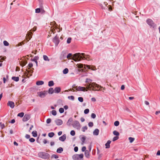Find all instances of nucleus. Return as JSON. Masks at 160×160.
Masks as SVG:
<instances>
[{
    "instance_id": "f257e3e1",
    "label": "nucleus",
    "mask_w": 160,
    "mask_h": 160,
    "mask_svg": "<svg viewBox=\"0 0 160 160\" xmlns=\"http://www.w3.org/2000/svg\"><path fill=\"white\" fill-rule=\"evenodd\" d=\"M85 55L84 53H78L74 54V56L77 60L80 61L81 59H84L87 60L88 58H89V55H87V57H85Z\"/></svg>"
},
{
    "instance_id": "f03ea898",
    "label": "nucleus",
    "mask_w": 160,
    "mask_h": 160,
    "mask_svg": "<svg viewBox=\"0 0 160 160\" xmlns=\"http://www.w3.org/2000/svg\"><path fill=\"white\" fill-rule=\"evenodd\" d=\"M38 154L39 157L44 159H47L50 157V155L45 152H40Z\"/></svg>"
},
{
    "instance_id": "7ed1b4c3",
    "label": "nucleus",
    "mask_w": 160,
    "mask_h": 160,
    "mask_svg": "<svg viewBox=\"0 0 160 160\" xmlns=\"http://www.w3.org/2000/svg\"><path fill=\"white\" fill-rule=\"evenodd\" d=\"M83 154H75L72 156V159L74 160H83Z\"/></svg>"
},
{
    "instance_id": "20e7f679",
    "label": "nucleus",
    "mask_w": 160,
    "mask_h": 160,
    "mask_svg": "<svg viewBox=\"0 0 160 160\" xmlns=\"http://www.w3.org/2000/svg\"><path fill=\"white\" fill-rule=\"evenodd\" d=\"M72 127L78 130H79L81 128L80 124L78 121L75 120L72 124Z\"/></svg>"
},
{
    "instance_id": "39448f33",
    "label": "nucleus",
    "mask_w": 160,
    "mask_h": 160,
    "mask_svg": "<svg viewBox=\"0 0 160 160\" xmlns=\"http://www.w3.org/2000/svg\"><path fill=\"white\" fill-rule=\"evenodd\" d=\"M146 22L147 24L151 27L154 28L155 26V24L153 21L150 19H148L147 20Z\"/></svg>"
},
{
    "instance_id": "423d86ee",
    "label": "nucleus",
    "mask_w": 160,
    "mask_h": 160,
    "mask_svg": "<svg viewBox=\"0 0 160 160\" xmlns=\"http://www.w3.org/2000/svg\"><path fill=\"white\" fill-rule=\"evenodd\" d=\"M73 88H74L76 89V90L77 91H87V90L86 89V88L85 87H80V86H78V87H75V86L73 87Z\"/></svg>"
},
{
    "instance_id": "0eeeda50",
    "label": "nucleus",
    "mask_w": 160,
    "mask_h": 160,
    "mask_svg": "<svg viewBox=\"0 0 160 160\" xmlns=\"http://www.w3.org/2000/svg\"><path fill=\"white\" fill-rule=\"evenodd\" d=\"M91 86L92 88V89L93 90H95L97 91H99L100 90H97L95 89L97 87V88H99V87H102L101 86H99V85L96 83L93 82L92 84H91Z\"/></svg>"
},
{
    "instance_id": "6e6552de",
    "label": "nucleus",
    "mask_w": 160,
    "mask_h": 160,
    "mask_svg": "<svg viewBox=\"0 0 160 160\" xmlns=\"http://www.w3.org/2000/svg\"><path fill=\"white\" fill-rule=\"evenodd\" d=\"M53 41L55 43V46H57L59 42V38L57 36H55L53 39Z\"/></svg>"
},
{
    "instance_id": "1a4fd4ad",
    "label": "nucleus",
    "mask_w": 160,
    "mask_h": 160,
    "mask_svg": "<svg viewBox=\"0 0 160 160\" xmlns=\"http://www.w3.org/2000/svg\"><path fill=\"white\" fill-rule=\"evenodd\" d=\"M30 118V116L29 115L25 114L22 118V121L23 122H26L29 120Z\"/></svg>"
},
{
    "instance_id": "9d476101",
    "label": "nucleus",
    "mask_w": 160,
    "mask_h": 160,
    "mask_svg": "<svg viewBox=\"0 0 160 160\" xmlns=\"http://www.w3.org/2000/svg\"><path fill=\"white\" fill-rule=\"evenodd\" d=\"M47 92H46V93L45 92H38V95L41 98H44Z\"/></svg>"
},
{
    "instance_id": "9b49d317",
    "label": "nucleus",
    "mask_w": 160,
    "mask_h": 160,
    "mask_svg": "<svg viewBox=\"0 0 160 160\" xmlns=\"http://www.w3.org/2000/svg\"><path fill=\"white\" fill-rule=\"evenodd\" d=\"M56 124L58 126L61 125L63 123L62 121L60 119H56L55 120Z\"/></svg>"
},
{
    "instance_id": "f8f14e48",
    "label": "nucleus",
    "mask_w": 160,
    "mask_h": 160,
    "mask_svg": "<svg viewBox=\"0 0 160 160\" xmlns=\"http://www.w3.org/2000/svg\"><path fill=\"white\" fill-rule=\"evenodd\" d=\"M84 68H86V67H87L89 69H91V70H96V69L95 67L94 66H91L90 65H84Z\"/></svg>"
},
{
    "instance_id": "ddd939ff",
    "label": "nucleus",
    "mask_w": 160,
    "mask_h": 160,
    "mask_svg": "<svg viewBox=\"0 0 160 160\" xmlns=\"http://www.w3.org/2000/svg\"><path fill=\"white\" fill-rule=\"evenodd\" d=\"M8 105L10 107L12 108H13L14 107V103L12 101H8Z\"/></svg>"
},
{
    "instance_id": "4468645a",
    "label": "nucleus",
    "mask_w": 160,
    "mask_h": 160,
    "mask_svg": "<svg viewBox=\"0 0 160 160\" xmlns=\"http://www.w3.org/2000/svg\"><path fill=\"white\" fill-rule=\"evenodd\" d=\"M66 139V135L65 134L63 135L62 136L60 137L59 138V140L62 141L63 142Z\"/></svg>"
},
{
    "instance_id": "2eb2a0df",
    "label": "nucleus",
    "mask_w": 160,
    "mask_h": 160,
    "mask_svg": "<svg viewBox=\"0 0 160 160\" xmlns=\"http://www.w3.org/2000/svg\"><path fill=\"white\" fill-rule=\"evenodd\" d=\"M90 152L88 150H86L85 152V156L88 158H90Z\"/></svg>"
},
{
    "instance_id": "dca6fc26",
    "label": "nucleus",
    "mask_w": 160,
    "mask_h": 160,
    "mask_svg": "<svg viewBox=\"0 0 160 160\" xmlns=\"http://www.w3.org/2000/svg\"><path fill=\"white\" fill-rule=\"evenodd\" d=\"M32 30L29 31L28 32V33L27 34L28 38L30 39L32 37Z\"/></svg>"
},
{
    "instance_id": "f3484780",
    "label": "nucleus",
    "mask_w": 160,
    "mask_h": 160,
    "mask_svg": "<svg viewBox=\"0 0 160 160\" xmlns=\"http://www.w3.org/2000/svg\"><path fill=\"white\" fill-rule=\"evenodd\" d=\"M55 93H58L61 91V88L59 87H56L54 89Z\"/></svg>"
},
{
    "instance_id": "a211bd4d",
    "label": "nucleus",
    "mask_w": 160,
    "mask_h": 160,
    "mask_svg": "<svg viewBox=\"0 0 160 160\" xmlns=\"http://www.w3.org/2000/svg\"><path fill=\"white\" fill-rule=\"evenodd\" d=\"M99 130L98 129H96L93 132V134L94 135L97 136L98 135Z\"/></svg>"
},
{
    "instance_id": "6ab92c4d",
    "label": "nucleus",
    "mask_w": 160,
    "mask_h": 160,
    "mask_svg": "<svg viewBox=\"0 0 160 160\" xmlns=\"http://www.w3.org/2000/svg\"><path fill=\"white\" fill-rule=\"evenodd\" d=\"M44 83V82L42 81H38L37 82L36 84L37 85L39 86L43 85Z\"/></svg>"
},
{
    "instance_id": "aec40b11",
    "label": "nucleus",
    "mask_w": 160,
    "mask_h": 160,
    "mask_svg": "<svg viewBox=\"0 0 160 160\" xmlns=\"http://www.w3.org/2000/svg\"><path fill=\"white\" fill-rule=\"evenodd\" d=\"M111 142V141L108 140L107 143L105 144L106 148H110V144Z\"/></svg>"
},
{
    "instance_id": "412c9836",
    "label": "nucleus",
    "mask_w": 160,
    "mask_h": 160,
    "mask_svg": "<svg viewBox=\"0 0 160 160\" xmlns=\"http://www.w3.org/2000/svg\"><path fill=\"white\" fill-rule=\"evenodd\" d=\"M12 79L16 82H18L19 80V78L18 77H12Z\"/></svg>"
},
{
    "instance_id": "4be33fe9",
    "label": "nucleus",
    "mask_w": 160,
    "mask_h": 160,
    "mask_svg": "<svg viewBox=\"0 0 160 160\" xmlns=\"http://www.w3.org/2000/svg\"><path fill=\"white\" fill-rule=\"evenodd\" d=\"M63 151V148L61 147H59L57 149V152L58 153H61Z\"/></svg>"
},
{
    "instance_id": "5701e85b",
    "label": "nucleus",
    "mask_w": 160,
    "mask_h": 160,
    "mask_svg": "<svg viewBox=\"0 0 160 160\" xmlns=\"http://www.w3.org/2000/svg\"><path fill=\"white\" fill-rule=\"evenodd\" d=\"M43 58L44 60L45 61H49L50 59H49L48 57L46 55H43Z\"/></svg>"
},
{
    "instance_id": "b1692460",
    "label": "nucleus",
    "mask_w": 160,
    "mask_h": 160,
    "mask_svg": "<svg viewBox=\"0 0 160 160\" xmlns=\"http://www.w3.org/2000/svg\"><path fill=\"white\" fill-rule=\"evenodd\" d=\"M72 121V118H70L68 120L67 122V125L68 126H70L71 124V122Z\"/></svg>"
},
{
    "instance_id": "393cba45",
    "label": "nucleus",
    "mask_w": 160,
    "mask_h": 160,
    "mask_svg": "<svg viewBox=\"0 0 160 160\" xmlns=\"http://www.w3.org/2000/svg\"><path fill=\"white\" fill-rule=\"evenodd\" d=\"M54 83L53 81H50L48 82V85L49 87H52L53 86Z\"/></svg>"
},
{
    "instance_id": "a878e982",
    "label": "nucleus",
    "mask_w": 160,
    "mask_h": 160,
    "mask_svg": "<svg viewBox=\"0 0 160 160\" xmlns=\"http://www.w3.org/2000/svg\"><path fill=\"white\" fill-rule=\"evenodd\" d=\"M32 136L34 137H36L37 136V132L36 131H34L32 132Z\"/></svg>"
},
{
    "instance_id": "bb28decb",
    "label": "nucleus",
    "mask_w": 160,
    "mask_h": 160,
    "mask_svg": "<svg viewBox=\"0 0 160 160\" xmlns=\"http://www.w3.org/2000/svg\"><path fill=\"white\" fill-rule=\"evenodd\" d=\"M54 90L53 88H50L49 89L48 93L51 94H52L53 93Z\"/></svg>"
},
{
    "instance_id": "cd10ccee",
    "label": "nucleus",
    "mask_w": 160,
    "mask_h": 160,
    "mask_svg": "<svg viewBox=\"0 0 160 160\" xmlns=\"http://www.w3.org/2000/svg\"><path fill=\"white\" fill-rule=\"evenodd\" d=\"M68 72V69L67 68L64 69L63 71V73L64 74H67Z\"/></svg>"
},
{
    "instance_id": "c85d7f7f",
    "label": "nucleus",
    "mask_w": 160,
    "mask_h": 160,
    "mask_svg": "<svg viewBox=\"0 0 160 160\" xmlns=\"http://www.w3.org/2000/svg\"><path fill=\"white\" fill-rule=\"evenodd\" d=\"M54 135V133L53 132H50L48 134V136L50 138L52 137Z\"/></svg>"
},
{
    "instance_id": "c756f323",
    "label": "nucleus",
    "mask_w": 160,
    "mask_h": 160,
    "mask_svg": "<svg viewBox=\"0 0 160 160\" xmlns=\"http://www.w3.org/2000/svg\"><path fill=\"white\" fill-rule=\"evenodd\" d=\"M24 115V113L23 112H21L20 113H19L18 114V116L19 117L21 118Z\"/></svg>"
},
{
    "instance_id": "7c9ffc66",
    "label": "nucleus",
    "mask_w": 160,
    "mask_h": 160,
    "mask_svg": "<svg viewBox=\"0 0 160 160\" xmlns=\"http://www.w3.org/2000/svg\"><path fill=\"white\" fill-rule=\"evenodd\" d=\"M113 134L114 135H115V136H118L119 135V133L118 132V131H114L113 132Z\"/></svg>"
},
{
    "instance_id": "2f4dec72",
    "label": "nucleus",
    "mask_w": 160,
    "mask_h": 160,
    "mask_svg": "<svg viewBox=\"0 0 160 160\" xmlns=\"http://www.w3.org/2000/svg\"><path fill=\"white\" fill-rule=\"evenodd\" d=\"M68 98L70 100L73 101L74 99V97L73 96H68Z\"/></svg>"
},
{
    "instance_id": "473e14b6",
    "label": "nucleus",
    "mask_w": 160,
    "mask_h": 160,
    "mask_svg": "<svg viewBox=\"0 0 160 160\" xmlns=\"http://www.w3.org/2000/svg\"><path fill=\"white\" fill-rule=\"evenodd\" d=\"M128 139L129 141L130 142V143H132L134 141V138L130 137L128 138Z\"/></svg>"
},
{
    "instance_id": "72a5a7b5",
    "label": "nucleus",
    "mask_w": 160,
    "mask_h": 160,
    "mask_svg": "<svg viewBox=\"0 0 160 160\" xmlns=\"http://www.w3.org/2000/svg\"><path fill=\"white\" fill-rule=\"evenodd\" d=\"M88 129V127L87 126H85L83 127L82 128V131L83 132H85V131Z\"/></svg>"
},
{
    "instance_id": "f704fd0d",
    "label": "nucleus",
    "mask_w": 160,
    "mask_h": 160,
    "mask_svg": "<svg viewBox=\"0 0 160 160\" xmlns=\"http://www.w3.org/2000/svg\"><path fill=\"white\" fill-rule=\"evenodd\" d=\"M59 112L60 113H62L64 112V109L63 108H60L59 110Z\"/></svg>"
},
{
    "instance_id": "c9c22d12",
    "label": "nucleus",
    "mask_w": 160,
    "mask_h": 160,
    "mask_svg": "<svg viewBox=\"0 0 160 160\" xmlns=\"http://www.w3.org/2000/svg\"><path fill=\"white\" fill-rule=\"evenodd\" d=\"M53 116H55L57 115V112L55 110H53L51 112Z\"/></svg>"
},
{
    "instance_id": "e433bc0d",
    "label": "nucleus",
    "mask_w": 160,
    "mask_h": 160,
    "mask_svg": "<svg viewBox=\"0 0 160 160\" xmlns=\"http://www.w3.org/2000/svg\"><path fill=\"white\" fill-rule=\"evenodd\" d=\"M78 100L80 102H82L83 101V98L81 97H79L78 98Z\"/></svg>"
},
{
    "instance_id": "4c0bfd02",
    "label": "nucleus",
    "mask_w": 160,
    "mask_h": 160,
    "mask_svg": "<svg viewBox=\"0 0 160 160\" xmlns=\"http://www.w3.org/2000/svg\"><path fill=\"white\" fill-rule=\"evenodd\" d=\"M3 44L5 46H8L9 45V43L6 41H3Z\"/></svg>"
},
{
    "instance_id": "58836bf2",
    "label": "nucleus",
    "mask_w": 160,
    "mask_h": 160,
    "mask_svg": "<svg viewBox=\"0 0 160 160\" xmlns=\"http://www.w3.org/2000/svg\"><path fill=\"white\" fill-rule=\"evenodd\" d=\"M92 80L90 79L89 78H87L86 80V82L87 83H89L91 82H92Z\"/></svg>"
},
{
    "instance_id": "ea45409f",
    "label": "nucleus",
    "mask_w": 160,
    "mask_h": 160,
    "mask_svg": "<svg viewBox=\"0 0 160 160\" xmlns=\"http://www.w3.org/2000/svg\"><path fill=\"white\" fill-rule=\"evenodd\" d=\"M39 58L38 57H35L34 58L32 59V61L36 62L37 61V60Z\"/></svg>"
},
{
    "instance_id": "a19ab883",
    "label": "nucleus",
    "mask_w": 160,
    "mask_h": 160,
    "mask_svg": "<svg viewBox=\"0 0 160 160\" xmlns=\"http://www.w3.org/2000/svg\"><path fill=\"white\" fill-rule=\"evenodd\" d=\"M89 110L88 109H86L84 111V113L85 114H87L89 113Z\"/></svg>"
},
{
    "instance_id": "79ce46f5",
    "label": "nucleus",
    "mask_w": 160,
    "mask_h": 160,
    "mask_svg": "<svg viewBox=\"0 0 160 160\" xmlns=\"http://www.w3.org/2000/svg\"><path fill=\"white\" fill-rule=\"evenodd\" d=\"M83 65L82 64H77V66L79 68H83Z\"/></svg>"
},
{
    "instance_id": "37998d69",
    "label": "nucleus",
    "mask_w": 160,
    "mask_h": 160,
    "mask_svg": "<svg viewBox=\"0 0 160 160\" xmlns=\"http://www.w3.org/2000/svg\"><path fill=\"white\" fill-rule=\"evenodd\" d=\"M119 122L118 121H116L114 122V125L116 126H118L119 125Z\"/></svg>"
},
{
    "instance_id": "c03bdc74",
    "label": "nucleus",
    "mask_w": 160,
    "mask_h": 160,
    "mask_svg": "<svg viewBox=\"0 0 160 160\" xmlns=\"http://www.w3.org/2000/svg\"><path fill=\"white\" fill-rule=\"evenodd\" d=\"M88 125L89 127H92L93 126V124L92 122H90L88 123Z\"/></svg>"
},
{
    "instance_id": "a18cd8bd",
    "label": "nucleus",
    "mask_w": 160,
    "mask_h": 160,
    "mask_svg": "<svg viewBox=\"0 0 160 160\" xmlns=\"http://www.w3.org/2000/svg\"><path fill=\"white\" fill-rule=\"evenodd\" d=\"M52 158H54L55 159H57L58 158V155H57L56 154H53L52 155Z\"/></svg>"
},
{
    "instance_id": "49530a36",
    "label": "nucleus",
    "mask_w": 160,
    "mask_h": 160,
    "mask_svg": "<svg viewBox=\"0 0 160 160\" xmlns=\"http://www.w3.org/2000/svg\"><path fill=\"white\" fill-rule=\"evenodd\" d=\"M75 134V132L74 130H72L70 132V134L72 136H74Z\"/></svg>"
},
{
    "instance_id": "de8ad7c7",
    "label": "nucleus",
    "mask_w": 160,
    "mask_h": 160,
    "mask_svg": "<svg viewBox=\"0 0 160 160\" xmlns=\"http://www.w3.org/2000/svg\"><path fill=\"white\" fill-rule=\"evenodd\" d=\"M40 12V9L39 8H37L35 9V12L39 13Z\"/></svg>"
},
{
    "instance_id": "09e8293b",
    "label": "nucleus",
    "mask_w": 160,
    "mask_h": 160,
    "mask_svg": "<svg viewBox=\"0 0 160 160\" xmlns=\"http://www.w3.org/2000/svg\"><path fill=\"white\" fill-rule=\"evenodd\" d=\"M91 117L92 118L94 119L96 117V115L94 113H92L91 114Z\"/></svg>"
},
{
    "instance_id": "8fccbe9b",
    "label": "nucleus",
    "mask_w": 160,
    "mask_h": 160,
    "mask_svg": "<svg viewBox=\"0 0 160 160\" xmlns=\"http://www.w3.org/2000/svg\"><path fill=\"white\" fill-rule=\"evenodd\" d=\"M29 141L31 142H33L35 141V139L33 138H31L29 139Z\"/></svg>"
},
{
    "instance_id": "3c124183",
    "label": "nucleus",
    "mask_w": 160,
    "mask_h": 160,
    "mask_svg": "<svg viewBox=\"0 0 160 160\" xmlns=\"http://www.w3.org/2000/svg\"><path fill=\"white\" fill-rule=\"evenodd\" d=\"M51 119L50 118H49L47 119L46 121V122L47 123L49 124L51 122Z\"/></svg>"
},
{
    "instance_id": "603ef678",
    "label": "nucleus",
    "mask_w": 160,
    "mask_h": 160,
    "mask_svg": "<svg viewBox=\"0 0 160 160\" xmlns=\"http://www.w3.org/2000/svg\"><path fill=\"white\" fill-rule=\"evenodd\" d=\"M71 38H68L67 42L68 43H69L71 42Z\"/></svg>"
},
{
    "instance_id": "864d4df0",
    "label": "nucleus",
    "mask_w": 160,
    "mask_h": 160,
    "mask_svg": "<svg viewBox=\"0 0 160 160\" xmlns=\"http://www.w3.org/2000/svg\"><path fill=\"white\" fill-rule=\"evenodd\" d=\"M86 139L85 137L84 136H83L81 138V140L83 142H84Z\"/></svg>"
},
{
    "instance_id": "5fc2aeb1",
    "label": "nucleus",
    "mask_w": 160,
    "mask_h": 160,
    "mask_svg": "<svg viewBox=\"0 0 160 160\" xmlns=\"http://www.w3.org/2000/svg\"><path fill=\"white\" fill-rule=\"evenodd\" d=\"M92 144H90V145L88 147V148L89 149L88 151L89 152H91V149H92Z\"/></svg>"
},
{
    "instance_id": "6e6d98bb",
    "label": "nucleus",
    "mask_w": 160,
    "mask_h": 160,
    "mask_svg": "<svg viewBox=\"0 0 160 160\" xmlns=\"http://www.w3.org/2000/svg\"><path fill=\"white\" fill-rule=\"evenodd\" d=\"M118 138V136L115 137L113 138L112 141H114L117 140Z\"/></svg>"
},
{
    "instance_id": "4d7b16f0",
    "label": "nucleus",
    "mask_w": 160,
    "mask_h": 160,
    "mask_svg": "<svg viewBox=\"0 0 160 160\" xmlns=\"http://www.w3.org/2000/svg\"><path fill=\"white\" fill-rule=\"evenodd\" d=\"M86 147H83L82 148V152H84L86 150Z\"/></svg>"
},
{
    "instance_id": "13d9d810",
    "label": "nucleus",
    "mask_w": 160,
    "mask_h": 160,
    "mask_svg": "<svg viewBox=\"0 0 160 160\" xmlns=\"http://www.w3.org/2000/svg\"><path fill=\"white\" fill-rule=\"evenodd\" d=\"M78 150V148L77 147H75L74 148V151L75 152H77Z\"/></svg>"
},
{
    "instance_id": "bf43d9fd",
    "label": "nucleus",
    "mask_w": 160,
    "mask_h": 160,
    "mask_svg": "<svg viewBox=\"0 0 160 160\" xmlns=\"http://www.w3.org/2000/svg\"><path fill=\"white\" fill-rule=\"evenodd\" d=\"M101 7L102 9H105L106 8L105 7V6H104L103 5L101 4Z\"/></svg>"
},
{
    "instance_id": "052dcab7",
    "label": "nucleus",
    "mask_w": 160,
    "mask_h": 160,
    "mask_svg": "<svg viewBox=\"0 0 160 160\" xmlns=\"http://www.w3.org/2000/svg\"><path fill=\"white\" fill-rule=\"evenodd\" d=\"M33 66V64L32 63H29L28 64V66L29 67V68H31Z\"/></svg>"
},
{
    "instance_id": "680f3d73",
    "label": "nucleus",
    "mask_w": 160,
    "mask_h": 160,
    "mask_svg": "<svg viewBox=\"0 0 160 160\" xmlns=\"http://www.w3.org/2000/svg\"><path fill=\"white\" fill-rule=\"evenodd\" d=\"M30 135L28 134H26L25 136V138L27 139H28L30 138Z\"/></svg>"
},
{
    "instance_id": "e2e57ef3",
    "label": "nucleus",
    "mask_w": 160,
    "mask_h": 160,
    "mask_svg": "<svg viewBox=\"0 0 160 160\" xmlns=\"http://www.w3.org/2000/svg\"><path fill=\"white\" fill-rule=\"evenodd\" d=\"M87 88L88 89H90L92 88L91 84H89V85L88 86Z\"/></svg>"
},
{
    "instance_id": "0e129e2a",
    "label": "nucleus",
    "mask_w": 160,
    "mask_h": 160,
    "mask_svg": "<svg viewBox=\"0 0 160 160\" xmlns=\"http://www.w3.org/2000/svg\"><path fill=\"white\" fill-rule=\"evenodd\" d=\"M71 55H72L71 53H69L67 56V58H69L71 56Z\"/></svg>"
},
{
    "instance_id": "69168bd1",
    "label": "nucleus",
    "mask_w": 160,
    "mask_h": 160,
    "mask_svg": "<svg viewBox=\"0 0 160 160\" xmlns=\"http://www.w3.org/2000/svg\"><path fill=\"white\" fill-rule=\"evenodd\" d=\"M0 126L2 129H3L5 126L4 124H1L0 125Z\"/></svg>"
},
{
    "instance_id": "338daca9",
    "label": "nucleus",
    "mask_w": 160,
    "mask_h": 160,
    "mask_svg": "<svg viewBox=\"0 0 160 160\" xmlns=\"http://www.w3.org/2000/svg\"><path fill=\"white\" fill-rule=\"evenodd\" d=\"M80 120H81V121L82 122H84L85 121V119L83 117L81 118H80Z\"/></svg>"
},
{
    "instance_id": "774afa93",
    "label": "nucleus",
    "mask_w": 160,
    "mask_h": 160,
    "mask_svg": "<svg viewBox=\"0 0 160 160\" xmlns=\"http://www.w3.org/2000/svg\"><path fill=\"white\" fill-rule=\"evenodd\" d=\"M125 88V86L124 85H122L121 87V89L122 90H123Z\"/></svg>"
}]
</instances>
